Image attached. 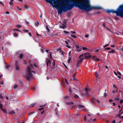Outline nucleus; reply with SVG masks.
<instances>
[{"mask_svg": "<svg viewBox=\"0 0 123 123\" xmlns=\"http://www.w3.org/2000/svg\"><path fill=\"white\" fill-rule=\"evenodd\" d=\"M79 2V8L81 9L85 10L87 11L91 9H100L102 8L101 7L98 6H92L89 4V0H77Z\"/></svg>", "mask_w": 123, "mask_h": 123, "instance_id": "nucleus-1", "label": "nucleus"}, {"mask_svg": "<svg viewBox=\"0 0 123 123\" xmlns=\"http://www.w3.org/2000/svg\"><path fill=\"white\" fill-rule=\"evenodd\" d=\"M76 1L77 0L75 1L70 0V5L67 3L65 4L64 3H62L61 5V6L57 8L58 13L60 14H62L63 10V12H65L68 10H70L74 6L79 8V2Z\"/></svg>", "mask_w": 123, "mask_h": 123, "instance_id": "nucleus-2", "label": "nucleus"}, {"mask_svg": "<svg viewBox=\"0 0 123 123\" xmlns=\"http://www.w3.org/2000/svg\"><path fill=\"white\" fill-rule=\"evenodd\" d=\"M108 13L112 12L113 13H115L116 15L123 17V4L120 5L115 11L113 9H108L107 10Z\"/></svg>", "mask_w": 123, "mask_h": 123, "instance_id": "nucleus-3", "label": "nucleus"}, {"mask_svg": "<svg viewBox=\"0 0 123 123\" xmlns=\"http://www.w3.org/2000/svg\"><path fill=\"white\" fill-rule=\"evenodd\" d=\"M30 67L29 66H28L27 68V72L26 73L25 77L27 80H29L30 79L32 78L33 77L31 73H33L34 74H35V72L32 70V69L34 67L32 64H30Z\"/></svg>", "mask_w": 123, "mask_h": 123, "instance_id": "nucleus-4", "label": "nucleus"}, {"mask_svg": "<svg viewBox=\"0 0 123 123\" xmlns=\"http://www.w3.org/2000/svg\"><path fill=\"white\" fill-rule=\"evenodd\" d=\"M84 59L83 58H81L79 60L77 61V63L76 65V67H79V64H80L82 62L83 60Z\"/></svg>", "mask_w": 123, "mask_h": 123, "instance_id": "nucleus-5", "label": "nucleus"}, {"mask_svg": "<svg viewBox=\"0 0 123 123\" xmlns=\"http://www.w3.org/2000/svg\"><path fill=\"white\" fill-rule=\"evenodd\" d=\"M84 55H85L84 58L86 59H88L91 57V56L89 55V53H85L84 54Z\"/></svg>", "mask_w": 123, "mask_h": 123, "instance_id": "nucleus-6", "label": "nucleus"}, {"mask_svg": "<svg viewBox=\"0 0 123 123\" xmlns=\"http://www.w3.org/2000/svg\"><path fill=\"white\" fill-rule=\"evenodd\" d=\"M15 65L16 70H19V68L18 66V61H16L15 64Z\"/></svg>", "mask_w": 123, "mask_h": 123, "instance_id": "nucleus-7", "label": "nucleus"}, {"mask_svg": "<svg viewBox=\"0 0 123 123\" xmlns=\"http://www.w3.org/2000/svg\"><path fill=\"white\" fill-rule=\"evenodd\" d=\"M46 62L47 65V67L48 68L49 66V65L50 66L51 65V63L50 61L49 60L47 59L46 61Z\"/></svg>", "mask_w": 123, "mask_h": 123, "instance_id": "nucleus-8", "label": "nucleus"}, {"mask_svg": "<svg viewBox=\"0 0 123 123\" xmlns=\"http://www.w3.org/2000/svg\"><path fill=\"white\" fill-rule=\"evenodd\" d=\"M85 90L86 91L85 95H89V94L88 92L90 90V89H88L87 88H85Z\"/></svg>", "mask_w": 123, "mask_h": 123, "instance_id": "nucleus-9", "label": "nucleus"}, {"mask_svg": "<svg viewBox=\"0 0 123 123\" xmlns=\"http://www.w3.org/2000/svg\"><path fill=\"white\" fill-rule=\"evenodd\" d=\"M91 100L93 104H94L95 103V102L96 100L95 98H93L91 99Z\"/></svg>", "mask_w": 123, "mask_h": 123, "instance_id": "nucleus-10", "label": "nucleus"}, {"mask_svg": "<svg viewBox=\"0 0 123 123\" xmlns=\"http://www.w3.org/2000/svg\"><path fill=\"white\" fill-rule=\"evenodd\" d=\"M13 1L14 0H11L10 1L9 3L10 5L12 6L13 5Z\"/></svg>", "mask_w": 123, "mask_h": 123, "instance_id": "nucleus-11", "label": "nucleus"}, {"mask_svg": "<svg viewBox=\"0 0 123 123\" xmlns=\"http://www.w3.org/2000/svg\"><path fill=\"white\" fill-rule=\"evenodd\" d=\"M23 7L25 9H27L28 8V7L26 5H23Z\"/></svg>", "mask_w": 123, "mask_h": 123, "instance_id": "nucleus-12", "label": "nucleus"}, {"mask_svg": "<svg viewBox=\"0 0 123 123\" xmlns=\"http://www.w3.org/2000/svg\"><path fill=\"white\" fill-rule=\"evenodd\" d=\"M46 29L47 30L48 32H50V30L49 29V28L47 26H46Z\"/></svg>", "mask_w": 123, "mask_h": 123, "instance_id": "nucleus-13", "label": "nucleus"}, {"mask_svg": "<svg viewBox=\"0 0 123 123\" xmlns=\"http://www.w3.org/2000/svg\"><path fill=\"white\" fill-rule=\"evenodd\" d=\"M36 103H34L30 105V107H33L36 104Z\"/></svg>", "mask_w": 123, "mask_h": 123, "instance_id": "nucleus-14", "label": "nucleus"}, {"mask_svg": "<svg viewBox=\"0 0 123 123\" xmlns=\"http://www.w3.org/2000/svg\"><path fill=\"white\" fill-rule=\"evenodd\" d=\"M106 29L108 30L109 31H110V32H111V33H113V32L111 31L110 30V29L109 28H107V27H106Z\"/></svg>", "mask_w": 123, "mask_h": 123, "instance_id": "nucleus-15", "label": "nucleus"}, {"mask_svg": "<svg viewBox=\"0 0 123 123\" xmlns=\"http://www.w3.org/2000/svg\"><path fill=\"white\" fill-rule=\"evenodd\" d=\"M23 54H21L19 55V57L20 58L22 59V58H23Z\"/></svg>", "mask_w": 123, "mask_h": 123, "instance_id": "nucleus-16", "label": "nucleus"}, {"mask_svg": "<svg viewBox=\"0 0 123 123\" xmlns=\"http://www.w3.org/2000/svg\"><path fill=\"white\" fill-rule=\"evenodd\" d=\"M115 52V50L113 49L112 50H111V51H109L108 53H114Z\"/></svg>", "mask_w": 123, "mask_h": 123, "instance_id": "nucleus-17", "label": "nucleus"}, {"mask_svg": "<svg viewBox=\"0 0 123 123\" xmlns=\"http://www.w3.org/2000/svg\"><path fill=\"white\" fill-rule=\"evenodd\" d=\"M55 112H56V115H58V110L57 108H56L55 109Z\"/></svg>", "mask_w": 123, "mask_h": 123, "instance_id": "nucleus-18", "label": "nucleus"}, {"mask_svg": "<svg viewBox=\"0 0 123 123\" xmlns=\"http://www.w3.org/2000/svg\"><path fill=\"white\" fill-rule=\"evenodd\" d=\"M73 103L72 102H69L66 103L67 105H73Z\"/></svg>", "mask_w": 123, "mask_h": 123, "instance_id": "nucleus-19", "label": "nucleus"}, {"mask_svg": "<svg viewBox=\"0 0 123 123\" xmlns=\"http://www.w3.org/2000/svg\"><path fill=\"white\" fill-rule=\"evenodd\" d=\"M39 23L38 21L37 22L35 23V25L36 27H38V25Z\"/></svg>", "mask_w": 123, "mask_h": 123, "instance_id": "nucleus-20", "label": "nucleus"}, {"mask_svg": "<svg viewBox=\"0 0 123 123\" xmlns=\"http://www.w3.org/2000/svg\"><path fill=\"white\" fill-rule=\"evenodd\" d=\"M49 58H50V59H53V57H52V53L51 52L49 54Z\"/></svg>", "mask_w": 123, "mask_h": 123, "instance_id": "nucleus-21", "label": "nucleus"}, {"mask_svg": "<svg viewBox=\"0 0 123 123\" xmlns=\"http://www.w3.org/2000/svg\"><path fill=\"white\" fill-rule=\"evenodd\" d=\"M63 32L65 33L67 35L68 34V33H69V32L66 31H63Z\"/></svg>", "mask_w": 123, "mask_h": 123, "instance_id": "nucleus-22", "label": "nucleus"}, {"mask_svg": "<svg viewBox=\"0 0 123 123\" xmlns=\"http://www.w3.org/2000/svg\"><path fill=\"white\" fill-rule=\"evenodd\" d=\"M74 98H79V96H78L77 94H75L74 96Z\"/></svg>", "mask_w": 123, "mask_h": 123, "instance_id": "nucleus-23", "label": "nucleus"}, {"mask_svg": "<svg viewBox=\"0 0 123 123\" xmlns=\"http://www.w3.org/2000/svg\"><path fill=\"white\" fill-rule=\"evenodd\" d=\"M2 110L4 112L6 113H7L6 110V109H2Z\"/></svg>", "mask_w": 123, "mask_h": 123, "instance_id": "nucleus-24", "label": "nucleus"}, {"mask_svg": "<svg viewBox=\"0 0 123 123\" xmlns=\"http://www.w3.org/2000/svg\"><path fill=\"white\" fill-rule=\"evenodd\" d=\"M69 94L71 95L72 93V91L71 89V88H69Z\"/></svg>", "mask_w": 123, "mask_h": 123, "instance_id": "nucleus-25", "label": "nucleus"}, {"mask_svg": "<svg viewBox=\"0 0 123 123\" xmlns=\"http://www.w3.org/2000/svg\"><path fill=\"white\" fill-rule=\"evenodd\" d=\"M71 57H69L68 61V63H69L70 62V61H71Z\"/></svg>", "mask_w": 123, "mask_h": 123, "instance_id": "nucleus-26", "label": "nucleus"}, {"mask_svg": "<svg viewBox=\"0 0 123 123\" xmlns=\"http://www.w3.org/2000/svg\"><path fill=\"white\" fill-rule=\"evenodd\" d=\"M105 92L104 93V97H106V96H107V93L105 92H106V90L105 89Z\"/></svg>", "mask_w": 123, "mask_h": 123, "instance_id": "nucleus-27", "label": "nucleus"}, {"mask_svg": "<svg viewBox=\"0 0 123 123\" xmlns=\"http://www.w3.org/2000/svg\"><path fill=\"white\" fill-rule=\"evenodd\" d=\"M123 113V111L122 112H120V113L119 114L117 115V117H118V116H120L121 115V114Z\"/></svg>", "mask_w": 123, "mask_h": 123, "instance_id": "nucleus-28", "label": "nucleus"}, {"mask_svg": "<svg viewBox=\"0 0 123 123\" xmlns=\"http://www.w3.org/2000/svg\"><path fill=\"white\" fill-rule=\"evenodd\" d=\"M64 25V26H61L60 27L61 28H63V29H64L65 28H66L67 26H66L65 25Z\"/></svg>", "mask_w": 123, "mask_h": 123, "instance_id": "nucleus-29", "label": "nucleus"}, {"mask_svg": "<svg viewBox=\"0 0 123 123\" xmlns=\"http://www.w3.org/2000/svg\"><path fill=\"white\" fill-rule=\"evenodd\" d=\"M10 67L9 65H7L6 67V68L7 69H8Z\"/></svg>", "mask_w": 123, "mask_h": 123, "instance_id": "nucleus-30", "label": "nucleus"}, {"mask_svg": "<svg viewBox=\"0 0 123 123\" xmlns=\"http://www.w3.org/2000/svg\"><path fill=\"white\" fill-rule=\"evenodd\" d=\"M73 34H74L76 33V32L75 31H70Z\"/></svg>", "mask_w": 123, "mask_h": 123, "instance_id": "nucleus-31", "label": "nucleus"}, {"mask_svg": "<svg viewBox=\"0 0 123 123\" xmlns=\"http://www.w3.org/2000/svg\"><path fill=\"white\" fill-rule=\"evenodd\" d=\"M71 37L74 38H76L77 37L76 36L73 35H71Z\"/></svg>", "mask_w": 123, "mask_h": 123, "instance_id": "nucleus-32", "label": "nucleus"}, {"mask_svg": "<svg viewBox=\"0 0 123 123\" xmlns=\"http://www.w3.org/2000/svg\"><path fill=\"white\" fill-rule=\"evenodd\" d=\"M84 119L85 120V121H86V122L87 121L86 120V116H85L84 117ZM87 121L88 122H89V121Z\"/></svg>", "mask_w": 123, "mask_h": 123, "instance_id": "nucleus-33", "label": "nucleus"}, {"mask_svg": "<svg viewBox=\"0 0 123 123\" xmlns=\"http://www.w3.org/2000/svg\"><path fill=\"white\" fill-rule=\"evenodd\" d=\"M79 107L81 108H84V106L83 105H79Z\"/></svg>", "mask_w": 123, "mask_h": 123, "instance_id": "nucleus-34", "label": "nucleus"}, {"mask_svg": "<svg viewBox=\"0 0 123 123\" xmlns=\"http://www.w3.org/2000/svg\"><path fill=\"white\" fill-rule=\"evenodd\" d=\"M18 87V86L17 85H15L14 87V89H16Z\"/></svg>", "mask_w": 123, "mask_h": 123, "instance_id": "nucleus-35", "label": "nucleus"}, {"mask_svg": "<svg viewBox=\"0 0 123 123\" xmlns=\"http://www.w3.org/2000/svg\"><path fill=\"white\" fill-rule=\"evenodd\" d=\"M3 108V105L2 104H0V108L2 109Z\"/></svg>", "mask_w": 123, "mask_h": 123, "instance_id": "nucleus-36", "label": "nucleus"}, {"mask_svg": "<svg viewBox=\"0 0 123 123\" xmlns=\"http://www.w3.org/2000/svg\"><path fill=\"white\" fill-rule=\"evenodd\" d=\"M23 81H19V83L20 84H23Z\"/></svg>", "mask_w": 123, "mask_h": 123, "instance_id": "nucleus-37", "label": "nucleus"}, {"mask_svg": "<svg viewBox=\"0 0 123 123\" xmlns=\"http://www.w3.org/2000/svg\"><path fill=\"white\" fill-rule=\"evenodd\" d=\"M34 65L35 67H37V64L36 63H34Z\"/></svg>", "mask_w": 123, "mask_h": 123, "instance_id": "nucleus-38", "label": "nucleus"}, {"mask_svg": "<svg viewBox=\"0 0 123 123\" xmlns=\"http://www.w3.org/2000/svg\"><path fill=\"white\" fill-rule=\"evenodd\" d=\"M82 49L83 50H86L87 49V48L85 47H82Z\"/></svg>", "mask_w": 123, "mask_h": 123, "instance_id": "nucleus-39", "label": "nucleus"}, {"mask_svg": "<svg viewBox=\"0 0 123 123\" xmlns=\"http://www.w3.org/2000/svg\"><path fill=\"white\" fill-rule=\"evenodd\" d=\"M18 34L16 33H15L14 34V36L15 37H17L18 36Z\"/></svg>", "mask_w": 123, "mask_h": 123, "instance_id": "nucleus-40", "label": "nucleus"}, {"mask_svg": "<svg viewBox=\"0 0 123 123\" xmlns=\"http://www.w3.org/2000/svg\"><path fill=\"white\" fill-rule=\"evenodd\" d=\"M0 4L2 5L3 6H4V4L1 1H0Z\"/></svg>", "mask_w": 123, "mask_h": 123, "instance_id": "nucleus-41", "label": "nucleus"}, {"mask_svg": "<svg viewBox=\"0 0 123 123\" xmlns=\"http://www.w3.org/2000/svg\"><path fill=\"white\" fill-rule=\"evenodd\" d=\"M62 50V49L61 48H59V49H57V51H59L60 52H61Z\"/></svg>", "mask_w": 123, "mask_h": 123, "instance_id": "nucleus-42", "label": "nucleus"}, {"mask_svg": "<svg viewBox=\"0 0 123 123\" xmlns=\"http://www.w3.org/2000/svg\"><path fill=\"white\" fill-rule=\"evenodd\" d=\"M16 26L17 27H18V28H19L21 27V25H17Z\"/></svg>", "mask_w": 123, "mask_h": 123, "instance_id": "nucleus-43", "label": "nucleus"}, {"mask_svg": "<svg viewBox=\"0 0 123 123\" xmlns=\"http://www.w3.org/2000/svg\"><path fill=\"white\" fill-rule=\"evenodd\" d=\"M96 101H97L98 104H99L100 103V102L98 99H97Z\"/></svg>", "mask_w": 123, "mask_h": 123, "instance_id": "nucleus-44", "label": "nucleus"}, {"mask_svg": "<svg viewBox=\"0 0 123 123\" xmlns=\"http://www.w3.org/2000/svg\"><path fill=\"white\" fill-rule=\"evenodd\" d=\"M55 64H52V68H54L55 67Z\"/></svg>", "mask_w": 123, "mask_h": 123, "instance_id": "nucleus-45", "label": "nucleus"}, {"mask_svg": "<svg viewBox=\"0 0 123 123\" xmlns=\"http://www.w3.org/2000/svg\"><path fill=\"white\" fill-rule=\"evenodd\" d=\"M113 87H114L115 88H116V89H117V87L116 86H115V85H113Z\"/></svg>", "mask_w": 123, "mask_h": 123, "instance_id": "nucleus-46", "label": "nucleus"}, {"mask_svg": "<svg viewBox=\"0 0 123 123\" xmlns=\"http://www.w3.org/2000/svg\"><path fill=\"white\" fill-rule=\"evenodd\" d=\"M77 50V52H78V51H80L81 50H82V49H81V48L80 49H79V48Z\"/></svg>", "mask_w": 123, "mask_h": 123, "instance_id": "nucleus-47", "label": "nucleus"}, {"mask_svg": "<svg viewBox=\"0 0 123 123\" xmlns=\"http://www.w3.org/2000/svg\"><path fill=\"white\" fill-rule=\"evenodd\" d=\"M110 48H105V50H110Z\"/></svg>", "mask_w": 123, "mask_h": 123, "instance_id": "nucleus-48", "label": "nucleus"}, {"mask_svg": "<svg viewBox=\"0 0 123 123\" xmlns=\"http://www.w3.org/2000/svg\"><path fill=\"white\" fill-rule=\"evenodd\" d=\"M94 60L96 61H99L100 60L98 58H96L94 59Z\"/></svg>", "mask_w": 123, "mask_h": 123, "instance_id": "nucleus-49", "label": "nucleus"}, {"mask_svg": "<svg viewBox=\"0 0 123 123\" xmlns=\"http://www.w3.org/2000/svg\"><path fill=\"white\" fill-rule=\"evenodd\" d=\"M123 102V99H121L120 101V103L121 104H122Z\"/></svg>", "mask_w": 123, "mask_h": 123, "instance_id": "nucleus-50", "label": "nucleus"}, {"mask_svg": "<svg viewBox=\"0 0 123 123\" xmlns=\"http://www.w3.org/2000/svg\"><path fill=\"white\" fill-rule=\"evenodd\" d=\"M95 75L96 77H97L98 76V73H96V74Z\"/></svg>", "mask_w": 123, "mask_h": 123, "instance_id": "nucleus-51", "label": "nucleus"}, {"mask_svg": "<svg viewBox=\"0 0 123 123\" xmlns=\"http://www.w3.org/2000/svg\"><path fill=\"white\" fill-rule=\"evenodd\" d=\"M65 82H66V83L67 84H68V81L65 78Z\"/></svg>", "mask_w": 123, "mask_h": 123, "instance_id": "nucleus-52", "label": "nucleus"}, {"mask_svg": "<svg viewBox=\"0 0 123 123\" xmlns=\"http://www.w3.org/2000/svg\"><path fill=\"white\" fill-rule=\"evenodd\" d=\"M66 99H67L68 98V97L67 96H65L64 97Z\"/></svg>", "mask_w": 123, "mask_h": 123, "instance_id": "nucleus-53", "label": "nucleus"}, {"mask_svg": "<svg viewBox=\"0 0 123 123\" xmlns=\"http://www.w3.org/2000/svg\"><path fill=\"white\" fill-rule=\"evenodd\" d=\"M117 91V89H116V91H115L114 90H113L112 91V92L113 93H114V92H116Z\"/></svg>", "mask_w": 123, "mask_h": 123, "instance_id": "nucleus-54", "label": "nucleus"}, {"mask_svg": "<svg viewBox=\"0 0 123 123\" xmlns=\"http://www.w3.org/2000/svg\"><path fill=\"white\" fill-rule=\"evenodd\" d=\"M117 73H118V74L119 75H120V76H121L122 75L121 74V73L119 72V71H118Z\"/></svg>", "mask_w": 123, "mask_h": 123, "instance_id": "nucleus-55", "label": "nucleus"}, {"mask_svg": "<svg viewBox=\"0 0 123 123\" xmlns=\"http://www.w3.org/2000/svg\"><path fill=\"white\" fill-rule=\"evenodd\" d=\"M43 108L42 107V108H39V110H40V111H41V110H43Z\"/></svg>", "mask_w": 123, "mask_h": 123, "instance_id": "nucleus-56", "label": "nucleus"}, {"mask_svg": "<svg viewBox=\"0 0 123 123\" xmlns=\"http://www.w3.org/2000/svg\"><path fill=\"white\" fill-rule=\"evenodd\" d=\"M24 31L25 32H27L28 31L27 30H24Z\"/></svg>", "mask_w": 123, "mask_h": 123, "instance_id": "nucleus-57", "label": "nucleus"}, {"mask_svg": "<svg viewBox=\"0 0 123 123\" xmlns=\"http://www.w3.org/2000/svg\"><path fill=\"white\" fill-rule=\"evenodd\" d=\"M84 55L83 54H82L81 55L79 56V57L80 58V57H83V55Z\"/></svg>", "mask_w": 123, "mask_h": 123, "instance_id": "nucleus-58", "label": "nucleus"}, {"mask_svg": "<svg viewBox=\"0 0 123 123\" xmlns=\"http://www.w3.org/2000/svg\"><path fill=\"white\" fill-rule=\"evenodd\" d=\"M76 48H77V49H78L79 48V47L78 45H76Z\"/></svg>", "mask_w": 123, "mask_h": 123, "instance_id": "nucleus-59", "label": "nucleus"}, {"mask_svg": "<svg viewBox=\"0 0 123 123\" xmlns=\"http://www.w3.org/2000/svg\"><path fill=\"white\" fill-rule=\"evenodd\" d=\"M6 13L7 14H9V12L8 11H6Z\"/></svg>", "mask_w": 123, "mask_h": 123, "instance_id": "nucleus-60", "label": "nucleus"}, {"mask_svg": "<svg viewBox=\"0 0 123 123\" xmlns=\"http://www.w3.org/2000/svg\"><path fill=\"white\" fill-rule=\"evenodd\" d=\"M41 51L42 52H44V50L43 49H42L41 50Z\"/></svg>", "mask_w": 123, "mask_h": 123, "instance_id": "nucleus-61", "label": "nucleus"}, {"mask_svg": "<svg viewBox=\"0 0 123 123\" xmlns=\"http://www.w3.org/2000/svg\"><path fill=\"white\" fill-rule=\"evenodd\" d=\"M111 47L112 48H114L115 47V45H112L111 46Z\"/></svg>", "mask_w": 123, "mask_h": 123, "instance_id": "nucleus-62", "label": "nucleus"}, {"mask_svg": "<svg viewBox=\"0 0 123 123\" xmlns=\"http://www.w3.org/2000/svg\"><path fill=\"white\" fill-rule=\"evenodd\" d=\"M3 98L2 96V95L1 94H0V98Z\"/></svg>", "mask_w": 123, "mask_h": 123, "instance_id": "nucleus-63", "label": "nucleus"}, {"mask_svg": "<svg viewBox=\"0 0 123 123\" xmlns=\"http://www.w3.org/2000/svg\"><path fill=\"white\" fill-rule=\"evenodd\" d=\"M89 37V35H85V37L86 38H87Z\"/></svg>", "mask_w": 123, "mask_h": 123, "instance_id": "nucleus-64", "label": "nucleus"}]
</instances>
